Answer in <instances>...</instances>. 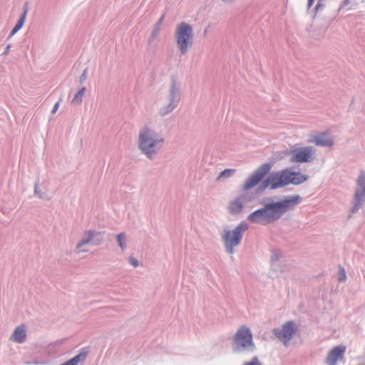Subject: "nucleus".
Returning <instances> with one entry per match:
<instances>
[{
	"instance_id": "nucleus-16",
	"label": "nucleus",
	"mask_w": 365,
	"mask_h": 365,
	"mask_svg": "<svg viewBox=\"0 0 365 365\" xmlns=\"http://www.w3.org/2000/svg\"><path fill=\"white\" fill-rule=\"evenodd\" d=\"M26 336L27 334L24 325H20L15 329L10 337V340L18 344H22L26 341Z\"/></svg>"
},
{
	"instance_id": "nucleus-2",
	"label": "nucleus",
	"mask_w": 365,
	"mask_h": 365,
	"mask_svg": "<svg viewBox=\"0 0 365 365\" xmlns=\"http://www.w3.org/2000/svg\"><path fill=\"white\" fill-rule=\"evenodd\" d=\"M163 138L148 127L139 133L138 147L148 157L151 158L160 149Z\"/></svg>"
},
{
	"instance_id": "nucleus-12",
	"label": "nucleus",
	"mask_w": 365,
	"mask_h": 365,
	"mask_svg": "<svg viewBox=\"0 0 365 365\" xmlns=\"http://www.w3.org/2000/svg\"><path fill=\"white\" fill-rule=\"evenodd\" d=\"M287 185H299L307 180L308 176L299 172L292 171L290 169H284Z\"/></svg>"
},
{
	"instance_id": "nucleus-9",
	"label": "nucleus",
	"mask_w": 365,
	"mask_h": 365,
	"mask_svg": "<svg viewBox=\"0 0 365 365\" xmlns=\"http://www.w3.org/2000/svg\"><path fill=\"white\" fill-rule=\"evenodd\" d=\"M365 200V172H361L357 180V187L355 194V205L352 212L356 211Z\"/></svg>"
},
{
	"instance_id": "nucleus-13",
	"label": "nucleus",
	"mask_w": 365,
	"mask_h": 365,
	"mask_svg": "<svg viewBox=\"0 0 365 365\" xmlns=\"http://www.w3.org/2000/svg\"><path fill=\"white\" fill-rule=\"evenodd\" d=\"M247 200L245 195L240 196L230 201L227 207L229 212L236 215L242 212L244 207V202Z\"/></svg>"
},
{
	"instance_id": "nucleus-20",
	"label": "nucleus",
	"mask_w": 365,
	"mask_h": 365,
	"mask_svg": "<svg viewBox=\"0 0 365 365\" xmlns=\"http://www.w3.org/2000/svg\"><path fill=\"white\" fill-rule=\"evenodd\" d=\"M34 195L38 198L49 200L51 199V195L47 192H42L38 186V182L35 183L34 186Z\"/></svg>"
},
{
	"instance_id": "nucleus-17",
	"label": "nucleus",
	"mask_w": 365,
	"mask_h": 365,
	"mask_svg": "<svg viewBox=\"0 0 365 365\" xmlns=\"http://www.w3.org/2000/svg\"><path fill=\"white\" fill-rule=\"evenodd\" d=\"M87 351H81L71 359L61 365H83L87 358Z\"/></svg>"
},
{
	"instance_id": "nucleus-30",
	"label": "nucleus",
	"mask_w": 365,
	"mask_h": 365,
	"mask_svg": "<svg viewBox=\"0 0 365 365\" xmlns=\"http://www.w3.org/2000/svg\"><path fill=\"white\" fill-rule=\"evenodd\" d=\"M314 1V0H308V2H307L308 8H310L313 5Z\"/></svg>"
},
{
	"instance_id": "nucleus-19",
	"label": "nucleus",
	"mask_w": 365,
	"mask_h": 365,
	"mask_svg": "<svg viewBox=\"0 0 365 365\" xmlns=\"http://www.w3.org/2000/svg\"><path fill=\"white\" fill-rule=\"evenodd\" d=\"M178 91L179 90L176 87L175 84L173 83L172 86V89H171V94H172V97H173L172 103L168 106V108L161 110L162 114L165 115V114L168 113V112L171 111L177 106L178 100L174 101L173 98H175V95L178 93Z\"/></svg>"
},
{
	"instance_id": "nucleus-21",
	"label": "nucleus",
	"mask_w": 365,
	"mask_h": 365,
	"mask_svg": "<svg viewBox=\"0 0 365 365\" xmlns=\"http://www.w3.org/2000/svg\"><path fill=\"white\" fill-rule=\"evenodd\" d=\"M86 91V87L83 86L80 88V90L76 93L74 97L73 98L71 101V103L73 105H78L81 103L83 101V97L84 96Z\"/></svg>"
},
{
	"instance_id": "nucleus-8",
	"label": "nucleus",
	"mask_w": 365,
	"mask_h": 365,
	"mask_svg": "<svg viewBox=\"0 0 365 365\" xmlns=\"http://www.w3.org/2000/svg\"><path fill=\"white\" fill-rule=\"evenodd\" d=\"M314 150L312 147H304L292 150L290 161L292 163H307L313 159Z\"/></svg>"
},
{
	"instance_id": "nucleus-22",
	"label": "nucleus",
	"mask_w": 365,
	"mask_h": 365,
	"mask_svg": "<svg viewBox=\"0 0 365 365\" xmlns=\"http://www.w3.org/2000/svg\"><path fill=\"white\" fill-rule=\"evenodd\" d=\"M235 172L236 170L235 169H225L220 173L219 176L217 178V180L219 181L222 178H228L234 175Z\"/></svg>"
},
{
	"instance_id": "nucleus-23",
	"label": "nucleus",
	"mask_w": 365,
	"mask_h": 365,
	"mask_svg": "<svg viewBox=\"0 0 365 365\" xmlns=\"http://www.w3.org/2000/svg\"><path fill=\"white\" fill-rule=\"evenodd\" d=\"M117 240H118L119 246L123 250H124L125 247V237L124 233H120L117 237Z\"/></svg>"
},
{
	"instance_id": "nucleus-15",
	"label": "nucleus",
	"mask_w": 365,
	"mask_h": 365,
	"mask_svg": "<svg viewBox=\"0 0 365 365\" xmlns=\"http://www.w3.org/2000/svg\"><path fill=\"white\" fill-rule=\"evenodd\" d=\"M91 241V230H88L76 245V252L80 254L81 252L89 251Z\"/></svg>"
},
{
	"instance_id": "nucleus-29",
	"label": "nucleus",
	"mask_w": 365,
	"mask_h": 365,
	"mask_svg": "<svg viewBox=\"0 0 365 365\" xmlns=\"http://www.w3.org/2000/svg\"><path fill=\"white\" fill-rule=\"evenodd\" d=\"M11 47V44H8L4 53V54L9 53V52L10 51Z\"/></svg>"
},
{
	"instance_id": "nucleus-4",
	"label": "nucleus",
	"mask_w": 365,
	"mask_h": 365,
	"mask_svg": "<svg viewBox=\"0 0 365 365\" xmlns=\"http://www.w3.org/2000/svg\"><path fill=\"white\" fill-rule=\"evenodd\" d=\"M247 229V225L245 223H240L234 230L225 232L222 238L228 252L230 254L233 253V247L240 244L242 232Z\"/></svg>"
},
{
	"instance_id": "nucleus-24",
	"label": "nucleus",
	"mask_w": 365,
	"mask_h": 365,
	"mask_svg": "<svg viewBox=\"0 0 365 365\" xmlns=\"http://www.w3.org/2000/svg\"><path fill=\"white\" fill-rule=\"evenodd\" d=\"M88 68H86L83 70V73L81 74V76L80 77V79H79L80 84H83L84 83V81L87 79V77H88Z\"/></svg>"
},
{
	"instance_id": "nucleus-7",
	"label": "nucleus",
	"mask_w": 365,
	"mask_h": 365,
	"mask_svg": "<svg viewBox=\"0 0 365 365\" xmlns=\"http://www.w3.org/2000/svg\"><path fill=\"white\" fill-rule=\"evenodd\" d=\"M234 339L237 348L254 347L252 333L249 328L245 326L237 330Z\"/></svg>"
},
{
	"instance_id": "nucleus-25",
	"label": "nucleus",
	"mask_w": 365,
	"mask_h": 365,
	"mask_svg": "<svg viewBox=\"0 0 365 365\" xmlns=\"http://www.w3.org/2000/svg\"><path fill=\"white\" fill-rule=\"evenodd\" d=\"M244 365H262L257 357H254L250 361L245 362Z\"/></svg>"
},
{
	"instance_id": "nucleus-11",
	"label": "nucleus",
	"mask_w": 365,
	"mask_h": 365,
	"mask_svg": "<svg viewBox=\"0 0 365 365\" xmlns=\"http://www.w3.org/2000/svg\"><path fill=\"white\" fill-rule=\"evenodd\" d=\"M346 347L343 345L336 346L332 348L328 353L326 358L327 365H336L337 362L344 359Z\"/></svg>"
},
{
	"instance_id": "nucleus-1",
	"label": "nucleus",
	"mask_w": 365,
	"mask_h": 365,
	"mask_svg": "<svg viewBox=\"0 0 365 365\" xmlns=\"http://www.w3.org/2000/svg\"><path fill=\"white\" fill-rule=\"evenodd\" d=\"M299 196H292L285 200L269 203L248 216V220L255 223L267 225L279 219L286 212L299 203Z\"/></svg>"
},
{
	"instance_id": "nucleus-18",
	"label": "nucleus",
	"mask_w": 365,
	"mask_h": 365,
	"mask_svg": "<svg viewBox=\"0 0 365 365\" xmlns=\"http://www.w3.org/2000/svg\"><path fill=\"white\" fill-rule=\"evenodd\" d=\"M26 5H27V4L24 6V11L23 14H21V16H20L19 19L18 20L16 24L15 25L14 29L11 30L10 34L9 35V37H8L9 38H11L24 26L26 15H27V12H28V8L26 7Z\"/></svg>"
},
{
	"instance_id": "nucleus-6",
	"label": "nucleus",
	"mask_w": 365,
	"mask_h": 365,
	"mask_svg": "<svg viewBox=\"0 0 365 365\" xmlns=\"http://www.w3.org/2000/svg\"><path fill=\"white\" fill-rule=\"evenodd\" d=\"M284 169L270 173L264 180L261 191L266 187L275 190L288 185Z\"/></svg>"
},
{
	"instance_id": "nucleus-10",
	"label": "nucleus",
	"mask_w": 365,
	"mask_h": 365,
	"mask_svg": "<svg viewBox=\"0 0 365 365\" xmlns=\"http://www.w3.org/2000/svg\"><path fill=\"white\" fill-rule=\"evenodd\" d=\"M296 331V327L292 322H287L282 329H274V333L275 336L284 344L291 339L292 336Z\"/></svg>"
},
{
	"instance_id": "nucleus-5",
	"label": "nucleus",
	"mask_w": 365,
	"mask_h": 365,
	"mask_svg": "<svg viewBox=\"0 0 365 365\" xmlns=\"http://www.w3.org/2000/svg\"><path fill=\"white\" fill-rule=\"evenodd\" d=\"M272 168L270 163H264L259 166L244 182L242 190L247 191L255 187Z\"/></svg>"
},
{
	"instance_id": "nucleus-26",
	"label": "nucleus",
	"mask_w": 365,
	"mask_h": 365,
	"mask_svg": "<svg viewBox=\"0 0 365 365\" xmlns=\"http://www.w3.org/2000/svg\"><path fill=\"white\" fill-rule=\"evenodd\" d=\"M346 279V272L344 268H341L340 269V276H339V281L340 282H344Z\"/></svg>"
},
{
	"instance_id": "nucleus-3",
	"label": "nucleus",
	"mask_w": 365,
	"mask_h": 365,
	"mask_svg": "<svg viewBox=\"0 0 365 365\" xmlns=\"http://www.w3.org/2000/svg\"><path fill=\"white\" fill-rule=\"evenodd\" d=\"M175 40L181 53H187L193 43V32L191 26L184 22L180 24L175 30Z\"/></svg>"
},
{
	"instance_id": "nucleus-27",
	"label": "nucleus",
	"mask_w": 365,
	"mask_h": 365,
	"mask_svg": "<svg viewBox=\"0 0 365 365\" xmlns=\"http://www.w3.org/2000/svg\"><path fill=\"white\" fill-rule=\"evenodd\" d=\"M129 260H130V264L134 267H136L138 265V262L135 258L130 257Z\"/></svg>"
},
{
	"instance_id": "nucleus-14",
	"label": "nucleus",
	"mask_w": 365,
	"mask_h": 365,
	"mask_svg": "<svg viewBox=\"0 0 365 365\" xmlns=\"http://www.w3.org/2000/svg\"><path fill=\"white\" fill-rule=\"evenodd\" d=\"M318 146H331L334 144V140L327 133H323L318 135H313L309 140Z\"/></svg>"
},
{
	"instance_id": "nucleus-28",
	"label": "nucleus",
	"mask_w": 365,
	"mask_h": 365,
	"mask_svg": "<svg viewBox=\"0 0 365 365\" xmlns=\"http://www.w3.org/2000/svg\"><path fill=\"white\" fill-rule=\"evenodd\" d=\"M59 105H60V101H58L55 103V105L52 109V111H51L52 113H55L58 110Z\"/></svg>"
}]
</instances>
